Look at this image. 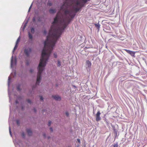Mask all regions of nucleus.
<instances>
[{
	"label": "nucleus",
	"mask_w": 147,
	"mask_h": 147,
	"mask_svg": "<svg viewBox=\"0 0 147 147\" xmlns=\"http://www.w3.org/2000/svg\"><path fill=\"white\" fill-rule=\"evenodd\" d=\"M77 140L79 143H80V140L79 139H78Z\"/></svg>",
	"instance_id": "53"
},
{
	"label": "nucleus",
	"mask_w": 147,
	"mask_h": 147,
	"mask_svg": "<svg viewBox=\"0 0 147 147\" xmlns=\"http://www.w3.org/2000/svg\"><path fill=\"white\" fill-rule=\"evenodd\" d=\"M20 86L21 85L20 84H18L16 88L18 91L20 92L21 91V89L20 88Z\"/></svg>",
	"instance_id": "22"
},
{
	"label": "nucleus",
	"mask_w": 147,
	"mask_h": 147,
	"mask_svg": "<svg viewBox=\"0 0 147 147\" xmlns=\"http://www.w3.org/2000/svg\"><path fill=\"white\" fill-rule=\"evenodd\" d=\"M80 3L79 1H77L76 3V5L77 6H78L79 7H80Z\"/></svg>",
	"instance_id": "37"
},
{
	"label": "nucleus",
	"mask_w": 147,
	"mask_h": 147,
	"mask_svg": "<svg viewBox=\"0 0 147 147\" xmlns=\"http://www.w3.org/2000/svg\"><path fill=\"white\" fill-rule=\"evenodd\" d=\"M18 100L17 99H16V101H15V102H16V104H18L19 103V102H18Z\"/></svg>",
	"instance_id": "48"
},
{
	"label": "nucleus",
	"mask_w": 147,
	"mask_h": 147,
	"mask_svg": "<svg viewBox=\"0 0 147 147\" xmlns=\"http://www.w3.org/2000/svg\"><path fill=\"white\" fill-rule=\"evenodd\" d=\"M94 24L95 27L97 28L98 31V32L99 30L100 25L99 24V23L97 24Z\"/></svg>",
	"instance_id": "21"
},
{
	"label": "nucleus",
	"mask_w": 147,
	"mask_h": 147,
	"mask_svg": "<svg viewBox=\"0 0 147 147\" xmlns=\"http://www.w3.org/2000/svg\"><path fill=\"white\" fill-rule=\"evenodd\" d=\"M47 4L48 6H51L52 5V3H51L50 2H49V1H48V2Z\"/></svg>",
	"instance_id": "32"
},
{
	"label": "nucleus",
	"mask_w": 147,
	"mask_h": 147,
	"mask_svg": "<svg viewBox=\"0 0 147 147\" xmlns=\"http://www.w3.org/2000/svg\"><path fill=\"white\" fill-rule=\"evenodd\" d=\"M110 28H105L104 29V30L105 32L107 33H111L113 31V28H112V29H110Z\"/></svg>",
	"instance_id": "16"
},
{
	"label": "nucleus",
	"mask_w": 147,
	"mask_h": 147,
	"mask_svg": "<svg viewBox=\"0 0 147 147\" xmlns=\"http://www.w3.org/2000/svg\"><path fill=\"white\" fill-rule=\"evenodd\" d=\"M57 66L58 67H59L61 65V63L60 61L59 60L57 61Z\"/></svg>",
	"instance_id": "27"
},
{
	"label": "nucleus",
	"mask_w": 147,
	"mask_h": 147,
	"mask_svg": "<svg viewBox=\"0 0 147 147\" xmlns=\"http://www.w3.org/2000/svg\"><path fill=\"white\" fill-rule=\"evenodd\" d=\"M54 57L55 58H57V54L56 53H54L53 54Z\"/></svg>",
	"instance_id": "41"
},
{
	"label": "nucleus",
	"mask_w": 147,
	"mask_h": 147,
	"mask_svg": "<svg viewBox=\"0 0 147 147\" xmlns=\"http://www.w3.org/2000/svg\"><path fill=\"white\" fill-rule=\"evenodd\" d=\"M43 136L44 138H46V134L45 133H44L43 134Z\"/></svg>",
	"instance_id": "46"
},
{
	"label": "nucleus",
	"mask_w": 147,
	"mask_h": 147,
	"mask_svg": "<svg viewBox=\"0 0 147 147\" xmlns=\"http://www.w3.org/2000/svg\"><path fill=\"white\" fill-rule=\"evenodd\" d=\"M32 52V49L30 47L25 48L24 50V53L27 57H29Z\"/></svg>",
	"instance_id": "5"
},
{
	"label": "nucleus",
	"mask_w": 147,
	"mask_h": 147,
	"mask_svg": "<svg viewBox=\"0 0 147 147\" xmlns=\"http://www.w3.org/2000/svg\"><path fill=\"white\" fill-rule=\"evenodd\" d=\"M65 114L66 116L67 117H68L69 116V114L67 111H66L65 112Z\"/></svg>",
	"instance_id": "39"
},
{
	"label": "nucleus",
	"mask_w": 147,
	"mask_h": 147,
	"mask_svg": "<svg viewBox=\"0 0 147 147\" xmlns=\"http://www.w3.org/2000/svg\"><path fill=\"white\" fill-rule=\"evenodd\" d=\"M29 71L31 73H32L33 72L34 70L32 69L31 68L30 69Z\"/></svg>",
	"instance_id": "45"
},
{
	"label": "nucleus",
	"mask_w": 147,
	"mask_h": 147,
	"mask_svg": "<svg viewBox=\"0 0 147 147\" xmlns=\"http://www.w3.org/2000/svg\"><path fill=\"white\" fill-rule=\"evenodd\" d=\"M110 74L109 73L106 76H105V78H107V77L108 76H109V75Z\"/></svg>",
	"instance_id": "51"
},
{
	"label": "nucleus",
	"mask_w": 147,
	"mask_h": 147,
	"mask_svg": "<svg viewBox=\"0 0 147 147\" xmlns=\"http://www.w3.org/2000/svg\"><path fill=\"white\" fill-rule=\"evenodd\" d=\"M9 134H10V136L12 137V134L11 132V128H10V126H9Z\"/></svg>",
	"instance_id": "35"
},
{
	"label": "nucleus",
	"mask_w": 147,
	"mask_h": 147,
	"mask_svg": "<svg viewBox=\"0 0 147 147\" xmlns=\"http://www.w3.org/2000/svg\"><path fill=\"white\" fill-rule=\"evenodd\" d=\"M49 12L51 14H54L56 13V10L55 9L51 8L49 9Z\"/></svg>",
	"instance_id": "19"
},
{
	"label": "nucleus",
	"mask_w": 147,
	"mask_h": 147,
	"mask_svg": "<svg viewBox=\"0 0 147 147\" xmlns=\"http://www.w3.org/2000/svg\"><path fill=\"white\" fill-rule=\"evenodd\" d=\"M33 3V2L32 3H31V5H30V6L29 8V9L28 10V12H29L30 11V9H31V8H32V6Z\"/></svg>",
	"instance_id": "29"
},
{
	"label": "nucleus",
	"mask_w": 147,
	"mask_h": 147,
	"mask_svg": "<svg viewBox=\"0 0 147 147\" xmlns=\"http://www.w3.org/2000/svg\"><path fill=\"white\" fill-rule=\"evenodd\" d=\"M26 65L27 66H28L29 65V61H28L26 62Z\"/></svg>",
	"instance_id": "44"
},
{
	"label": "nucleus",
	"mask_w": 147,
	"mask_h": 147,
	"mask_svg": "<svg viewBox=\"0 0 147 147\" xmlns=\"http://www.w3.org/2000/svg\"><path fill=\"white\" fill-rule=\"evenodd\" d=\"M52 97L57 101H60L61 100V97L58 95H53Z\"/></svg>",
	"instance_id": "14"
},
{
	"label": "nucleus",
	"mask_w": 147,
	"mask_h": 147,
	"mask_svg": "<svg viewBox=\"0 0 147 147\" xmlns=\"http://www.w3.org/2000/svg\"><path fill=\"white\" fill-rule=\"evenodd\" d=\"M84 3H86L88 1H90V0H81Z\"/></svg>",
	"instance_id": "36"
},
{
	"label": "nucleus",
	"mask_w": 147,
	"mask_h": 147,
	"mask_svg": "<svg viewBox=\"0 0 147 147\" xmlns=\"http://www.w3.org/2000/svg\"><path fill=\"white\" fill-rule=\"evenodd\" d=\"M91 65V62L89 60H87L86 61L85 67L88 72L90 71Z\"/></svg>",
	"instance_id": "8"
},
{
	"label": "nucleus",
	"mask_w": 147,
	"mask_h": 147,
	"mask_svg": "<svg viewBox=\"0 0 147 147\" xmlns=\"http://www.w3.org/2000/svg\"><path fill=\"white\" fill-rule=\"evenodd\" d=\"M53 27V26H51V27Z\"/></svg>",
	"instance_id": "56"
},
{
	"label": "nucleus",
	"mask_w": 147,
	"mask_h": 147,
	"mask_svg": "<svg viewBox=\"0 0 147 147\" xmlns=\"http://www.w3.org/2000/svg\"><path fill=\"white\" fill-rule=\"evenodd\" d=\"M26 131L28 134L29 136H31L32 134V132L30 129H26Z\"/></svg>",
	"instance_id": "17"
},
{
	"label": "nucleus",
	"mask_w": 147,
	"mask_h": 147,
	"mask_svg": "<svg viewBox=\"0 0 147 147\" xmlns=\"http://www.w3.org/2000/svg\"><path fill=\"white\" fill-rule=\"evenodd\" d=\"M20 36L18 38V39H17V41H16V43H19L20 42Z\"/></svg>",
	"instance_id": "34"
},
{
	"label": "nucleus",
	"mask_w": 147,
	"mask_h": 147,
	"mask_svg": "<svg viewBox=\"0 0 147 147\" xmlns=\"http://www.w3.org/2000/svg\"><path fill=\"white\" fill-rule=\"evenodd\" d=\"M31 33L32 34H34L35 32V28L34 27H31L30 28Z\"/></svg>",
	"instance_id": "23"
},
{
	"label": "nucleus",
	"mask_w": 147,
	"mask_h": 147,
	"mask_svg": "<svg viewBox=\"0 0 147 147\" xmlns=\"http://www.w3.org/2000/svg\"><path fill=\"white\" fill-rule=\"evenodd\" d=\"M16 121L17 124L18 125H20V121L18 119H16Z\"/></svg>",
	"instance_id": "31"
},
{
	"label": "nucleus",
	"mask_w": 147,
	"mask_h": 147,
	"mask_svg": "<svg viewBox=\"0 0 147 147\" xmlns=\"http://www.w3.org/2000/svg\"><path fill=\"white\" fill-rule=\"evenodd\" d=\"M59 23V19L57 17H55L54 19V20L52 24L54 26L58 25Z\"/></svg>",
	"instance_id": "10"
},
{
	"label": "nucleus",
	"mask_w": 147,
	"mask_h": 147,
	"mask_svg": "<svg viewBox=\"0 0 147 147\" xmlns=\"http://www.w3.org/2000/svg\"><path fill=\"white\" fill-rule=\"evenodd\" d=\"M66 1H64V2L63 4V5L61 6V9H63L64 8V7H66Z\"/></svg>",
	"instance_id": "25"
},
{
	"label": "nucleus",
	"mask_w": 147,
	"mask_h": 147,
	"mask_svg": "<svg viewBox=\"0 0 147 147\" xmlns=\"http://www.w3.org/2000/svg\"><path fill=\"white\" fill-rule=\"evenodd\" d=\"M22 136L23 138H25V135L24 133L23 132L22 134Z\"/></svg>",
	"instance_id": "40"
},
{
	"label": "nucleus",
	"mask_w": 147,
	"mask_h": 147,
	"mask_svg": "<svg viewBox=\"0 0 147 147\" xmlns=\"http://www.w3.org/2000/svg\"><path fill=\"white\" fill-rule=\"evenodd\" d=\"M13 142L16 147H23L22 141L20 140H15Z\"/></svg>",
	"instance_id": "7"
},
{
	"label": "nucleus",
	"mask_w": 147,
	"mask_h": 147,
	"mask_svg": "<svg viewBox=\"0 0 147 147\" xmlns=\"http://www.w3.org/2000/svg\"><path fill=\"white\" fill-rule=\"evenodd\" d=\"M48 139H49L50 138V137H48Z\"/></svg>",
	"instance_id": "55"
},
{
	"label": "nucleus",
	"mask_w": 147,
	"mask_h": 147,
	"mask_svg": "<svg viewBox=\"0 0 147 147\" xmlns=\"http://www.w3.org/2000/svg\"><path fill=\"white\" fill-rule=\"evenodd\" d=\"M50 130L51 132L53 131V129L52 127H51L50 128Z\"/></svg>",
	"instance_id": "50"
},
{
	"label": "nucleus",
	"mask_w": 147,
	"mask_h": 147,
	"mask_svg": "<svg viewBox=\"0 0 147 147\" xmlns=\"http://www.w3.org/2000/svg\"><path fill=\"white\" fill-rule=\"evenodd\" d=\"M36 19L37 20V22H40L42 21V18L40 16H36L35 15H34L32 19L33 22H36Z\"/></svg>",
	"instance_id": "9"
},
{
	"label": "nucleus",
	"mask_w": 147,
	"mask_h": 147,
	"mask_svg": "<svg viewBox=\"0 0 147 147\" xmlns=\"http://www.w3.org/2000/svg\"><path fill=\"white\" fill-rule=\"evenodd\" d=\"M45 67H44L43 66H39L38 65L37 69L38 71L37 75L36 78V80L35 84L33 85L32 86V90H30V92L31 94L32 91H34V89L36 88L37 86L39 85L41 82L42 79V74L45 69Z\"/></svg>",
	"instance_id": "2"
},
{
	"label": "nucleus",
	"mask_w": 147,
	"mask_h": 147,
	"mask_svg": "<svg viewBox=\"0 0 147 147\" xmlns=\"http://www.w3.org/2000/svg\"><path fill=\"white\" fill-rule=\"evenodd\" d=\"M64 13L66 16H67V14H69V16L67 17L68 18H69L70 17L71 20L73 19H72V11H70L68 9H66Z\"/></svg>",
	"instance_id": "11"
},
{
	"label": "nucleus",
	"mask_w": 147,
	"mask_h": 147,
	"mask_svg": "<svg viewBox=\"0 0 147 147\" xmlns=\"http://www.w3.org/2000/svg\"><path fill=\"white\" fill-rule=\"evenodd\" d=\"M40 100L42 102H43L44 101V98L42 96H40Z\"/></svg>",
	"instance_id": "30"
},
{
	"label": "nucleus",
	"mask_w": 147,
	"mask_h": 147,
	"mask_svg": "<svg viewBox=\"0 0 147 147\" xmlns=\"http://www.w3.org/2000/svg\"><path fill=\"white\" fill-rule=\"evenodd\" d=\"M43 34L44 35H46L47 34V32L46 31V30H44V31L43 32Z\"/></svg>",
	"instance_id": "38"
},
{
	"label": "nucleus",
	"mask_w": 147,
	"mask_h": 147,
	"mask_svg": "<svg viewBox=\"0 0 147 147\" xmlns=\"http://www.w3.org/2000/svg\"><path fill=\"white\" fill-rule=\"evenodd\" d=\"M69 23V21L68 23L67 24L66 21L64 20H63L61 22V26H59L57 28L55 29V32L52 34L53 39L51 40V43L49 42V37L48 36H47L46 40L43 42L44 47L42 51L38 65L45 67L58 40Z\"/></svg>",
	"instance_id": "1"
},
{
	"label": "nucleus",
	"mask_w": 147,
	"mask_h": 147,
	"mask_svg": "<svg viewBox=\"0 0 147 147\" xmlns=\"http://www.w3.org/2000/svg\"><path fill=\"white\" fill-rule=\"evenodd\" d=\"M26 101L28 103L30 104H31L32 103V102L30 99H27L26 100Z\"/></svg>",
	"instance_id": "28"
},
{
	"label": "nucleus",
	"mask_w": 147,
	"mask_h": 147,
	"mask_svg": "<svg viewBox=\"0 0 147 147\" xmlns=\"http://www.w3.org/2000/svg\"><path fill=\"white\" fill-rule=\"evenodd\" d=\"M17 47L16 46H15L12 51L13 55L14 51L17 49ZM17 62V60L16 57L15 56L14 58L13 55H12L11 57V68H13L14 65H16Z\"/></svg>",
	"instance_id": "4"
},
{
	"label": "nucleus",
	"mask_w": 147,
	"mask_h": 147,
	"mask_svg": "<svg viewBox=\"0 0 147 147\" xmlns=\"http://www.w3.org/2000/svg\"><path fill=\"white\" fill-rule=\"evenodd\" d=\"M34 15H35L36 16H39V13L38 11H35V14Z\"/></svg>",
	"instance_id": "33"
},
{
	"label": "nucleus",
	"mask_w": 147,
	"mask_h": 147,
	"mask_svg": "<svg viewBox=\"0 0 147 147\" xmlns=\"http://www.w3.org/2000/svg\"><path fill=\"white\" fill-rule=\"evenodd\" d=\"M23 98L24 96H17L16 99L20 101L22 100L23 99Z\"/></svg>",
	"instance_id": "24"
},
{
	"label": "nucleus",
	"mask_w": 147,
	"mask_h": 147,
	"mask_svg": "<svg viewBox=\"0 0 147 147\" xmlns=\"http://www.w3.org/2000/svg\"><path fill=\"white\" fill-rule=\"evenodd\" d=\"M127 53L129 54L131 56L134 57L135 52L133 51L125 49L124 50Z\"/></svg>",
	"instance_id": "13"
},
{
	"label": "nucleus",
	"mask_w": 147,
	"mask_h": 147,
	"mask_svg": "<svg viewBox=\"0 0 147 147\" xmlns=\"http://www.w3.org/2000/svg\"><path fill=\"white\" fill-rule=\"evenodd\" d=\"M28 20H29V19L27 20L26 21V22L25 23V24L23 25V27H22H22H21V29H22V30L23 31H24V30L25 28L26 27V26H27V25L28 23Z\"/></svg>",
	"instance_id": "18"
},
{
	"label": "nucleus",
	"mask_w": 147,
	"mask_h": 147,
	"mask_svg": "<svg viewBox=\"0 0 147 147\" xmlns=\"http://www.w3.org/2000/svg\"><path fill=\"white\" fill-rule=\"evenodd\" d=\"M28 35L30 42H31L32 41L33 38V36L31 33L29 32H28Z\"/></svg>",
	"instance_id": "15"
},
{
	"label": "nucleus",
	"mask_w": 147,
	"mask_h": 147,
	"mask_svg": "<svg viewBox=\"0 0 147 147\" xmlns=\"http://www.w3.org/2000/svg\"><path fill=\"white\" fill-rule=\"evenodd\" d=\"M24 109V106H21V109L23 111Z\"/></svg>",
	"instance_id": "47"
},
{
	"label": "nucleus",
	"mask_w": 147,
	"mask_h": 147,
	"mask_svg": "<svg viewBox=\"0 0 147 147\" xmlns=\"http://www.w3.org/2000/svg\"><path fill=\"white\" fill-rule=\"evenodd\" d=\"M16 71H15L13 73L12 72L11 73L10 75L9 76L8 79V95L9 98V102L11 103V92L9 90V87L10 83L11 82V75H13V77H14L16 76Z\"/></svg>",
	"instance_id": "3"
},
{
	"label": "nucleus",
	"mask_w": 147,
	"mask_h": 147,
	"mask_svg": "<svg viewBox=\"0 0 147 147\" xmlns=\"http://www.w3.org/2000/svg\"><path fill=\"white\" fill-rule=\"evenodd\" d=\"M114 147H118V144L117 143L114 145L113 146Z\"/></svg>",
	"instance_id": "49"
},
{
	"label": "nucleus",
	"mask_w": 147,
	"mask_h": 147,
	"mask_svg": "<svg viewBox=\"0 0 147 147\" xmlns=\"http://www.w3.org/2000/svg\"><path fill=\"white\" fill-rule=\"evenodd\" d=\"M11 107L10 106V113L11 112Z\"/></svg>",
	"instance_id": "54"
},
{
	"label": "nucleus",
	"mask_w": 147,
	"mask_h": 147,
	"mask_svg": "<svg viewBox=\"0 0 147 147\" xmlns=\"http://www.w3.org/2000/svg\"><path fill=\"white\" fill-rule=\"evenodd\" d=\"M113 130L115 138H116V137L118 136L119 134L118 135L117 131L115 128H113Z\"/></svg>",
	"instance_id": "20"
},
{
	"label": "nucleus",
	"mask_w": 147,
	"mask_h": 147,
	"mask_svg": "<svg viewBox=\"0 0 147 147\" xmlns=\"http://www.w3.org/2000/svg\"><path fill=\"white\" fill-rule=\"evenodd\" d=\"M18 43H16L15 46H16V47H18Z\"/></svg>",
	"instance_id": "52"
},
{
	"label": "nucleus",
	"mask_w": 147,
	"mask_h": 147,
	"mask_svg": "<svg viewBox=\"0 0 147 147\" xmlns=\"http://www.w3.org/2000/svg\"><path fill=\"white\" fill-rule=\"evenodd\" d=\"M74 11H72V19H73L76 15V13L79 11H81L82 9L81 7H74Z\"/></svg>",
	"instance_id": "6"
},
{
	"label": "nucleus",
	"mask_w": 147,
	"mask_h": 147,
	"mask_svg": "<svg viewBox=\"0 0 147 147\" xmlns=\"http://www.w3.org/2000/svg\"><path fill=\"white\" fill-rule=\"evenodd\" d=\"M82 3H80V7H81V9H82V7L84 6V4L85 3H83V2L82 1Z\"/></svg>",
	"instance_id": "26"
},
{
	"label": "nucleus",
	"mask_w": 147,
	"mask_h": 147,
	"mask_svg": "<svg viewBox=\"0 0 147 147\" xmlns=\"http://www.w3.org/2000/svg\"><path fill=\"white\" fill-rule=\"evenodd\" d=\"M100 114L101 113L99 111H98L96 114V120L97 121H98L101 120V119L100 117Z\"/></svg>",
	"instance_id": "12"
},
{
	"label": "nucleus",
	"mask_w": 147,
	"mask_h": 147,
	"mask_svg": "<svg viewBox=\"0 0 147 147\" xmlns=\"http://www.w3.org/2000/svg\"><path fill=\"white\" fill-rule=\"evenodd\" d=\"M51 121H49V122H48V126H50V125H51Z\"/></svg>",
	"instance_id": "42"
},
{
	"label": "nucleus",
	"mask_w": 147,
	"mask_h": 147,
	"mask_svg": "<svg viewBox=\"0 0 147 147\" xmlns=\"http://www.w3.org/2000/svg\"><path fill=\"white\" fill-rule=\"evenodd\" d=\"M34 111V112L35 113H36L37 112V110L35 108H34L33 109Z\"/></svg>",
	"instance_id": "43"
}]
</instances>
